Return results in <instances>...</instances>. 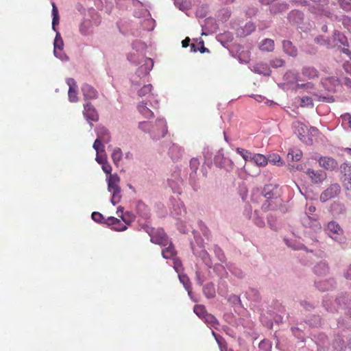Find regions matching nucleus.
I'll list each match as a JSON object with an SVG mask.
<instances>
[{
	"mask_svg": "<svg viewBox=\"0 0 351 351\" xmlns=\"http://www.w3.org/2000/svg\"><path fill=\"white\" fill-rule=\"evenodd\" d=\"M117 215L119 217L121 218L122 221L125 223L126 226L129 225L133 220V216L130 213L123 214V208L121 206L118 207Z\"/></svg>",
	"mask_w": 351,
	"mask_h": 351,
	"instance_id": "aec40b11",
	"label": "nucleus"
},
{
	"mask_svg": "<svg viewBox=\"0 0 351 351\" xmlns=\"http://www.w3.org/2000/svg\"><path fill=\"white\" fill-rule=\"evenodd\" d=\"M250 161H253L258 166L261 167H265L268 163V160L266 158V157L264 155L260 154H254L252 156Z\"/></svg>",
	"mask_w": 351,
	"mask_h": 351,
	"instance_id": "412c9836",
	"label": "nucleus"
},
{
	"mask_svg": "<svg viewBox=\"0 0 351 351\" xmlns=\"http://www.w3.org/2000/svg\"><path fill=\"white\" fill-rule=\"evenodd\" d=\"M199 45H201V47L199 49H198V50L202 53H204L206 51H208V49L204 47V41L203 40H200L199 42Z\"/></svg>",
	"mask_w": 351,
	"mask_h": 351,
	"instance_id": "5fc2aeb1",
	"label": "nucleus"
},
{
	"mask_svg": "<svg viewBox=\"0 0 351 351\" xmlns=\"http://www.w3.org/2000/svg\"><path fill=\"white\" fill-rule=\"evenodd\" d=\"M97 138L101 140L104 143H108L110 140L108 131L104 127L97 128Z\"/></svg>",
	"mask_w": 351,
	"mask_h": 351,
	"instance_id": "f3484780",
	"label": "nucleus"
},
{
	"mask_svg": "<svg viewBox=\"0 0 351 351\" xmlns=\"http://www.w3.org/2000/svg\"><path fill=\"white\" fill-rule=\"evenodd\" d=\"M287 5H282V10H287Z\"/></svg>",
	"mask_w": 351,
	"mask_h": 351,
	"instance_id": "774afa93",
	"label": "nucleus"
},
{
	"mask_svg": "<svg viewBox=\"0 0 351 351\" xmlns=\"http://www.w3.org/2000/svg\"><path fill=\"white\" fill-rule=\"evenodd\" d=\"M190 40H191L189 37H186L185 39H184L182 42V47H187L189 45Z\"/></svg>",
	"mask_w": 351,
	"mask_h": 351,
	"instance_id": "4d7b16f0",
	"label": "nucleus"
},
{
	"mask_svg": "<svg viewBox=\"0 0 351 351\" xmlns=\"http://www.w3.org/2000/svg\"><path fill=\"white\" fill-rule=\"evenodd\" d=\"M293 2L294 3V4L295 5H307L306 0H293Z\"/></svg>",
	"mask_w": 351,
	"mask_h": 351,
	"instance_id": "6e6d98bb",
	"label": "nucleus"
},
{
	"mask_svg": "<svg viewBox=\"0 0 351 351\" xmlns=\"http://www.w3.org/2000/svg\"><path fill=\"white\" fill-rule=\"evenodd\" d=\"M82 92L85 99H94L97 97V91L90 85L84 84L82 86Z\"/></svg>",
	"mask_w": 351,
	"mask_h": 351,
	"instance_id": "ddd939ff",
	"label": "nucleus"
},
{
	"mask_svg": "<svg viewBox=\"0 0 351 351\" xmlns=\"http://www.w3.org/2000/svg\"><path fill=\"white\" fill-rule=\"evenodd\" d=\"M215 339L221 349V351H223V348H226V346L224 345V341L221 337H217L215 336Z\"/></svg>",
	"mask_w": 351,
	"mask_h": 351,
	"instance_id": "8fccbe9b",
	"label": "nucleus"
},
{
	"mask_svg": "<svg viewBox=\"0 0 351 351\" xmlns=\"http://www.w3.org/2000/svg\"><path fill=\"white\" fill-rule=\"evenodd\" d=\"M152 125L148 121H142L139 123L138 128L144 132H150Z\"/></svg>",
	"mask_w": 351,
	"mask_h": 351,
	"instance_id": "ea45409f",
	"label": "nucleus"
},
{
	"mask_svg": "<svg viewBox=\"0 0 351 351\" xmlns=\"http://www.w3.org/2000/svg\"><path fill=\"white\" fill-rule=\"evenodd\" d=\"M315 42L317 44L322 45H327L329 46L330 45V41L328 38H326L322 36H317L315 38Z\"/></svg>",
	"mask_w": 351,
	"mask_h": 351,
	"instance_id": "4c0bfd02",
	"label": "nucleus"
},
{
	"mask_svg": "<svg viewBox=\"0 0 351 351\" xmlns=\"http://www.w3.org/2000/svg\"><path fill=\"white\" fill-rule=\"evenodd\" d=\"M96 160L98 163L103 165L104 163L107 162L106 156L105 154L103 155L99 153H97Z\"/></svg>",
	"mask_w": 351,
	"mask_h": 351,
	"instance_id": "a18cd8bd",
	"label": "nucleus"
},
{
	"mask_svg": "<svg viewBox=\"0 0 351 351\" xmlns=\"http://www.w3.org/2000/svg\"><path fill=\"white\" fill-rule=\"evenodd\" d=\"M92 219L99 223H104L106 219H104V216L99 212H93L92 213Z\"/></svg>",
	"mask_w": 351,
	"mask_h": 351,
	"instance_id": "e433bc0d",
	"label": "nucleus"
},
{
	"mask_svg": "<svg viewBox=\"0 0 351 351\" xmlns=\"http://www.w3.org/2000/svg\"><path fill=\"white\" fill-rule=\"evenodd\" d=\"M328 271V265L324 262H320L314 267V271L316 274L322 276L325 275Z\"/></svg>",
	"mask_w": 351,
	"mask_h": 351,
	"instance_id": "5701e85b",
	"label": "nucleus"
},
{
	"mask_svg": "<svg viewBox=\"0 0 351 351\" xmlns=\"http://www.w3.org/2000/svg\"><path fill=\"white\" fill-rule=\"evenodd\" d=\"M340 5H341V8L346 11L351 10V2L350 1H341L340 2Z\"/></svg>",
	"mask_w": 351,
	"mask_h": 351,
	"instance_id": "37998d69",
	"label": "nucleus"
},
{
	"mask_svg": "<svg viewBox=\"0 0 351 351\" xmlns=\"http://www.w3.org/2000/svg\"><path fill=\"white\" fill-rule=\"evenodd\" d=\"M341 189L338 183L331 184L320 195V200L323 202L336 197L341 193Z\"/></svg>",
	"mask_w": 351,
	"mask_h": 351,
	"instance_id": "20e7f679",
	"label": "nucleus"
},
{
	"mask_svg": "<svg viewBox=\"0 0 351 351\" xmlns=\"http://www.w3.org/2000/svg\"><path fill=\"white\" fill-rule=\"evenodd\" d=\"M258 226L260 227H263L264 226V222L262 221H260L258 223H257Z\"/></svg>",
	"mask_w": 351,
	"mask_h": 351,
	"instance_id": "e2e57ef3",
	"label": "nucleus"
},
{
	"mask_svg": "<svg viewBox=\"0 0 351 351\" xmlns=\"http://www.w3.org/2000/svg\"><path fill=\"white\" fill-rule=\"evenodd\" d=\"M267 160H268V162H269L274 165H282V162L281 160L280 156L276 155V154L270 156L269 159H267Z\"/></svg>",
	"mask_w": 351,
	"mask_h": 351,
	"instance_id": "58836bf2",
	"label": "nucleus"
},
{
	"mask_svg": "<svg viewBox=\"0 0 351 351\" xmlns=\"http://www.w3.org/2000/svg\"><path fill=\"white\" fill-rule=\"evenodd\" d=\"M102 169L106 173L109 174V175L111 174L112 167L108 162H106L102 165Z\"/></svg>",
	"mask_w": 351,
	"mask_h": 351,
	"instance_id": "09e8293b",
	"label": "nucleus"
},
{
	"mask_svg": "<svg viewBox=\"0 0 351 351\" xmlns=\"http://www.w3.org/2000/svg\"><path fill=\"white\" fill-rule=\"evenodd\" d=\"M341 118L343 123L347 124L351 128V114L345 113L341 116Z\"/></svg>",
	"mask_w": 351,
	"mask_h": 351,
	"instance_id": "a19ab883",
	"label": "nucleus"
},
{
	"mask_svg": "<svg viewBox=\"0 0 351 351\" xmlns=\"http://www.w3.org/2000/svg\"><path fill=\"white\" fill-rule=\"evenodd\" d=\"M328 4V0L314 1V4L312 5V8H313V12L315 14L329 16L330 12L326 8Z\"/></svg>",
	"mask_w": 351,
	"mask_h": 351,
	"instance_id": "6e6552de",
	"label": "nucleus"
},
{
	"mask_svg": "<svg viewBox=\"0 0 351 351\" xmlns=\"http://www.w3.org/2000/svg\"><path fill=\"white\" fill-rule=\"evenodd\" d=\"M147 104L143 101L140 103L138 106V110L145 118L149 119L154 117V112L147 107Z\"/></svg>",
	"mask_w": 351,
	"mask_h": 351,
	"instance_id": "a211bd4d",
	"label": "nucleus"
},
{
	"mask_svg": "<svg viewBox=\"0 0 351 351\" xmlns=\"http://www.w3.org/2000/svg\"><path fill=\"white\" fill-rule=\"evenodd\" d=\"M282 47L286 53L291 56H295L297 55V49L293 45L292 43L289 40H284L282 42Z\"/></svg>",
	"mask_w": 351,
	"mask_h": 351,
	"instance_id": "6ab92c4d",
	"label": "nucleus"
},
{
	"mask_svg": "<svg viewBox=\"0 0 351 351\" xmlns=\"http://www.w3.org/2000/svg\"><path fill=\"white\" fill-rule=\"evenodd\" d=\"M103 143L104 142L101 140L97 138L94 142L93 148L95 149L97 154L104 152V145Z\"/></svg>",
	"mask_w": 351,
	"mask_h": 351,
	"instance_id": "2f4dec72",
	"label": "nucleus"
},
{
	"mask_svg": "<svg viewBox=\"0 0 351 351\" xmlns=\"http://www.w3.org/2000/svg\"><path fill=\"white\" fill-rule=\"evenodd\" d=\"M198 51V49L196 47L195 44L191 45V51L192 52H197Z\"/></svg>",
	"mask_w": 351,
	"mask_h": 351,
	"instance_id": "052dcab7",
	"label": "nucleus"
},
{
	"mask_svg": "<svg viewBox=\"0 0 351 351\" xmlns=\"http://www.w3.org/2000/svg\"><path fill=\"white\" fill-rule=\"evenodd\" d=\"M204 293L208 298H213L215 292L213 285H207L204 287Z\"/></svg>",
	"mask_w": 351,
	"mask_h": 351,
	"instance_id": "473e14b6",
	"label": "nucleus"
},
{
	"mask_svg": "<svg viewBox=\"0 0 351 351\" xmlns=\"http://www.w3.org/2000/svg\"><path fill=\"white\" fill-rule=\"evenodd\" d=\"M67 84L69 86L68 93L69 101L71 102L77 101V86L75 81L73 78H69L67 80Z\"/></svg>",
	"mask_w": 351,
	"mask_h": 351,
	"instance_id": "9b49d317",
	"label": "nucleus"
},
{
	"mask_svg": "<svg viewBox=\"0 0 351 351\" xmlns=\"http://www.w3.org/2000/svg\"><path fill=\"white\" fill-rule=\"evenodd\" d=\"M52 15H53V19H52V27L55 30V26L58 25L59 23V14L58 8L55 4V3H52Z\"/></svg>",
	"mask_w": 351,
	"mask_h": 351,
	"instance_id": "a878e982",
	"label": "nucleus"
},
{
	"mask_svg": "<svg viewBox=\"0 0 351 351\" xmlns=\"http://www.w3.org/2000/svg\"><path fill=\"white\" fill-rule=\"evenodd\" d=\"M122 156L123 154L120 148L117 147L113 149L111 157L115 165L119 163V162L121 160Z\"/></svg>",
	"mask_w": 351,
	"mask_h": 351,
	"instance_id": "cd10ccee",
	"label": "nucleus"
},
{
	"mask_svg": "<svg viewBox=\"0 0 351 351\" xmlns=\"http://www.w3.org/2000/svg\"><path fill=\"white\" fill-rule=\"evenodd\" d=\"M308 134H310L312 136H317L318 134V130L315 128L311 127L309 130H307Z\"/></svg>",
	"mask_w": 351,
	"mask_h": 351,
	"instance_id": "864d4df0",
	"label": "nucleus"
},
{
	"mask_svg": "<svg viewBox=\"0 0 351 351\" xmlns=\"http://www.w3.org/2000/svg\"><path fill=\"white\" fill-rule=\"evenodd\" d=\"M295 16H297L300 20L302 19V17H303V14H302V12H298V11H292V12L289 14V19H290L291 21V20H295V19H293V17H294Z\"/></svg>",
	"mask_w": 351,
	"mask_h": 351,
	"instance_id": "49530a36",
	"label": "nucleus"
},
{
	"mask_svg": "<svg viewBox=\"0 0 351 351\" xmlns=\"http://www.w3.org/2000/svg\"><path fill=\"white\" fill-rule=\"evenodd\" d=\"M305 173L313 184L322 183L326 178V173L322 170L308 169Z\"/></svg>",
	"mask_w": 351,
	"mask_h": 351,
	"instance_id": "39448f33",
	"label": "nucleus"
},
{
	"mask_svg": "<svg viewBox=\"0 0 351 351\" xmlns=\"http://www.w3.org/2000/svg\"><path fill=\"white\" fill-rule=\"evenodd\" d=\"M262 194L266 198L262 205V209L265 211L275 209L281 202L280 189L277 185L271 184L265 185Z\"/></svg>",
	"mask_w": 351,
	"mask_h": 351,
	"instance_id": "f257e3e1",
	"label": "nucleus"
},
{
	"mask_svg": "<svg viewBox=\"0 0 351 351\" xmlns=\"http://www.w3.org/2000/svg\"><path fill=\"white\" fill-rule=\"evenodd\" d=\"M302 221L305 227L313 228L315 231L319 230L322 228L317 215H305L302 217Z\"/></svg>",
	"mask_w": 351,
	"mask_h": 351,
	"instance_id": "0eeeda50",
	"label": "nucleus"
},
{
	"mask_svg": "<svg viewBox=\"0 0 351 351\" xmlns=\"http://www.w3.org/2000/svg\"><path fill=\"white\" fill-rule=\"evenodd\" d=\"M346 151L349 154H350V155H351V148H346Z\"/></svg>",
	"mask_w": 351,
	"mask_h": 351,
	"instance_id": "338daca9",
	"label": "nucleus"
},
{
	"mask_svg": "<svg viewBox=\"0 0 351 351\" xmlns=\"http://www.w3.org/2000/svg\"><path fill=\"white\" fill-rule=\"evenodd\" d=\"M204 319H205V321L206 322H208L210 324L215 323L216 321V319L215 317H213L212 315H210L208 313L204 316Z\"/></svg>",
	"mask_w": 351,
	"mask_h": 351,
	"instance_id": "603ef678",
	"label": "nucleus"
},
{
	"mask_svg": "<svg viewBox=\"0 0 351 351\" xmlns=\"http://www.w3.org/2000/svg\"><path fill=\"white\" fill-rule=\"evenodd\" d=\"M304 86H307V88H313V85L311 83H308L306 84H298V87H304Z\"/></svg>",
	"mask_w": 351,
	"mask_h": 351,
	"instance_id": "bf43d9fd",
	"label": "nucleus"
},
{
	"mask_svg": "<svg viewBox=\"0 0 351 351\" xmlns=\"http://www.w3.org/2000/svg\"><path fill=\"white\" fill-rule=\"evenodd\" d=\"M152 88V84H147L143 86L139 90H138V95L141 97L145 96L148 93H151Z\"/></svg>",
	"mask_w": 351,
	"mask_h": 351,
	"instance_id": "72a5a7b5",
	"label": "nucleus"
},
{
	"mask_svg": "<svg viewBox=\"0 0 351 351\" xmlns=\"http://www.w3.org/2000/svg\"><path fill=\"white\" fill-rule=\"evenodd\" d=\"M300 101H301L300 106L302 107H306V106L313 107V100H312L311 97H307V96L303 97L300 99Z\"/></svg>",
	"mask_w": 351,
	"mask_h": 351,
	"instance_id": "c9c22d12",
	"label": "nucleus"
},
{
	"mask_svg": "<svg viewBox=\"0 0 351 351\" xmlns=\"http://www.w3.org/2000/svg\"><path fill=\"white\" fill-rule=\"evenodd\" d=\"M322 30L323 32H326V31H327V26H326V25H323V26L322 27Z\"/></svg>",
	"mask_w": 351,
	"mask_h": 351,
	"instance_id": "69168bd1",
	"label": "nucleus"
},
{
	"mask_svg": "<svg viewBox=\"0 0 351 351\" xmlns=\"http://www.w3.org/2000/svg\"><path fill=\"white\" fill-rule=\"evenodd\" d=\"M302 74L304 76L308 79H313L317 77V71L313 67H305L302 70Z\"/></svg>",
	"mask_w": 351,
	"mask_h": 351,
	"instance_id": "393cba45",
	"label": "nucleus"
},
{
	"mask_svg": "<svg viewBox=\"0 0 351 351\" xmlns=\"http://www.w3.org/2000/svg\"><path fill=\"white\" fill-rule=\"evenodd\" d=\"M345 189V195L348 199L351 201V184L343 185Z\"/></svg>",
	"mask_w": 351,
	"mask_h": 351,
	"instance_id": "c03bdc74",
	"label": "nucleus"
},
{
	"mask_svg": "<svg viewBox=\"0 0 351 351\" xmlns=\"http://www.w3.org/2000/svg\"><path fill=\"white\" fill-rule=\"evenodd\" d=\"M194 313L199 317L204 318L207 314L205 307L202 305H195L193 308Z\"/></svg>",
	"mask_w": 351,
	"mask_h": 351,
	"instance_id": "7c9ffc66",
	"label": "nucleus"
},
{
	"mask_svg": "<svg viewBox=\"0 0 351 351\" xmlns=\"http://www.w3.org/2000/svg\"><path fill=\"white\" fill-rule=\"evenodd\" d=\"M343 177L341 178L343 185L351 184V165L344 163L341 166Z\"/></svg>",
	"mask_w": 351,
	"mask_h": 351,
	"instance_id": "4468645a",
	"label": "nucleus"
},
{
	"mask_svg": "<svg viewBox=\"0 0 351 351\" xmlns=\"http://www.w3.org/2000/svg\"><path fill=\"white\" fill-rule=\"evenodd\" d=\"M63 45H64L63 40H62L60 34L58 33L56 34L55 40H54V50H53L54 55L56 57L60 58H62L60 52L62 51V50L63 49Z\"/></svg>",
	"mask_w": 351,
	"mask_h": 351,
	"instance_id": "dca6fc26",
	"label": "nucleus"
},
{
	"mask_svg": "<svg viewBox=\"0 0 351 351\" xmlns=\"http://www.w3.org/2000/svg\"><path fill=\"white\" fill-rule=\"evenodd\" d=\"M318 162L320 167L326 170H333L337 167V162L331 157L322 156L319 158Z\"/></svg>",
	"mask_w": 351,
	"mask_h": 351,
	"instance_id": "9d476101",
	"label": "nucleus"
},
{
	"mask_svg": "<svg viewBox=\"0 0 351 351\" xmlns=\"http://www.w3.org/2000/svg\"><path fill=\"white\" fill-rule=\"evenodd\" d=\"M105 223L112 226V228L117 231H123L128 228L127 226L123 223L120 219L114 217H109Z\"/></svg>",
	"mask_w": 351,
	"mask_h": 351,
	"instance_id": "f8f14e48",
	"label": "nucleus"
},
{
	"mask_svg": "<svg viewBox=\"0 0 351 351\" xmlns=\"http://www.w3.org/2000/svg\"><path fill=\"white\" fill-rule=\"evenodd\" d=\"M346 278L347 279L351 280V266L349 267L346 273Z\"/></svg>",
	"mask_w": 351,
	"mask_h": 351,
	"instance_id": "13d9d810",
	"label": "nucleus"
},
{
	"mask_svg": "<svg viewBox=\"0 0 351 351\" xmlns=\"http://www.w3.org/2000/svg\"><path fill=\"white\" fill-rule=\"evenodd\" d=\"M283 64H284V61L282 59H275V60H272L271 62V65L273 67H280V66H283Z\"/></svg>",
	"mask_w": 351,
	"mask_h": 351,
	"instance_id": "de8ad7c7",
	"label": "nucleus"
},
{
	"mask_svg": "<svg viewBox=\"0 0 351 351\" xmlns=\"http://www.w3.org/2000/svg\"><path fill=\"white\" fill-rule=\"evenodd\" d=\"M145 231L149 234L151 237V241L153 243L158 244L162 246H166L169 244V241L167 235L162 228H154L146 226Z\"/></svg>",
	"mask_w": 351,
	"mask_h": 351,
	"instance_id": "f03ea898",
	"label": "nucleus"
},
{
	"mask_svg": "<svg viewBox=\"0 0 351 351\" xmlns=\"http://www.w3.org/2000/svg\"><path fill=\"white\" fill-rule=\"evenodd\" d=\"M110 192L112 193L111 202L113 205H116L121 199V189L112 190Z\"/></svg>",
	"mask_w": 351,
	"mask_h": 351,
	"instance_id": "c85d7f7f",
	"label": "nucleus"
},
{
	"mask_svg": "<svg viewBox=\"0 0 351 351\" xmlns=\"http://www.w3.org/2000/svg\"><path fill=\"white\" fill-rule=\"evenodd\" d=\"M158 123L162 127V134L161 136H164L167 132V128L166 125L165 121L163 119L158 120Z\"/></svg>",
	"mask_w": 351,
	"mask_h": 351,
	"instance_id": "79ce46f5",
	"label": "nucleus"
},
{
	"mask_svg": "<svg viewBox=\"0 0 351 351\" xmlns=\"http://www.w3.org/2000/svg\"><path fill=\"white\" fill-rule=\"evenodd\" d=\"M260 49L263 51H272L274 49V41L269 38L263 40L261 43Z\"/></svg>",
	"mask_w": 351,
	"mask_h": 351,
	"instance_id": "4be33fe9",
	"label": "nucleus"
},
{
	"mask_svg": "<svg viewBox=\"0 0 351 351\" xmlns=\"http://www.w3.org/2000/svg\"><path fill=\"white\" fill-rule=\"evenodd\" d=\"M295 133L298 134L300 139L307 145H311L313 143L312 138H309L306 135V132L308 128L303 123H298L295 125Z\"/></svg>",
	"mask_w": 351,
	"mask_h": 351,
	"instance_id": "1a4fd4ad",
	"label": "nucleus"
},
{
	"mask_svg": "<svg viewBox=\"0 0 351 351\" xmlns=\"http://www.w3.org/2000/svg\"><path fill=\"white\" fill-rule=\"evenodd\" d=\"M302 156V152L300 149H291L288 154L287 158L291 159L292 161H298Z\"/></svg>",
	"mask_w": 351,
	"mask_h": 351,
	"instance_id": "b1692460",
	"label": "nucleus"
},
{
	"mask_svg": "<svg viewBox=\"0 0 351 351\" xmlns=\"http://www.w3.org/2000/svg\"><path fill=\"white\" fill-rule=\"evenodd\" d=\"M175 254L176 251L171 244L162 251V255L166 259L172 258Z\"/></svg>",
	"mask_w": 351,
	"mask_h": 351,
	"instance_id": "bb28decb",
	"label": "nucleus"
},
{
	"mask_svg": "<svg viewBox=\"0 0 351 351\" xmlns=\"http://www.w3.org/2000/svg\"><path fill=\"white\" fill-rule=\"evenodd\" d=\"M83 114L88 121H97L99 115L97 110L90 103L84 105Z\"/></svg>",
	"mask_w": 351,
	"mask_h": 351,
	"instance_id": "423d86ee",
	"label": "nucleus"
},
{
	"mask_svg": "<svg viewBox=\"0 0 351 351\" xmlns=\"http://www.w3.org/2000/svg\"><path fill=\"white\" fill-rule=\"evenodd\" d=\"M237 152L242 156V158L245 160H251L252 158V153L248 150L244 149L243 148L237 147L236 149Z\"/></svg>",
	"mask_w": 351,
	"mask_h": 351,
	"instance_id": "c756f323",
	"label": "nucleus"
},
{
	"mask_svg": "<svg viewBox=\"0 0 351 351\" xmlns=\"http://www.w3.org/2000/svg\"><path fill=\"white\" fill-rule=\"evenodd\" d=\"M315 210H316L315 206H314L313 205H310V206H308V207L306 209L305 215H310V216L315 215L313 213H315Z\"/></svg>",
	"mask_w": 351,
	"mask_h": 351,
	"instance_id": "3c124183",
	"label": "nucleus"
},
{
	"mask_svg": "<svg viewBox=\"0 0 351 351\" xmlns=\"http://www.w3.org/2000/svg\"><path fill=\"white\" fill-rule=\"evenodd\" d=\"M263 4H269L274 1V0H260Z\"/></svg>",
	"mask_w": 351,
	"mask_h": 351,
	"instance_id": "680f3d73",
	"label": "nucleus"
},
{
	"mask_svg": "<svg viewBox=\"0 0 351 351\" xmlns=\"http://www.w3.org/2000/svg\"><path fill=\"white\" fill-rule=\"evenodd\" d=\"M346 84L351 86V80L350 79H346Z\"/></svg>",
	"mask_w": 351,
	"mask_h": 351,
	"instance_id": "0e129e2a",
	"label": "nucleus"
},
{
	"mask_svg": "<svg viewBox=\"0 0 351 351\" xmlns=\"http://www.w3.org/2000/svg\"><path fill=\"white\" fill-rule=\"evenodd\" d=\"M89 21H83L80 26V32L83 35H86L88 33V29L90 27Z\"/></svg>",
	"mask_w": 351,
	"mask_h": 351,
	"instance_id": "f704fd0d",
	"label": "nucleus"
},
{
	"mask_svg": "<svg viewBox=\"0 0 351 351\" xmlns=\"http://www.w3.org/2000/svg\"><path fill=\"white\" fill-rule=\"evenodd\" d=\"M108 181V190L111 191L112 190L121 189L119 186L120 178L117 174H110L107 179Z\"/></svg>",
	"mask_w": 351,
	"mask_h": 351,
	"instance_id": "2eb2a0df",
	"label": "nucleus"
},
{
	"mask_svg": "<svg viewBox=\"0 0 351 351\" xmlns=\"http://www.w3.org/2000/svg\"><path fill=\"white\" fill-rule=\"evenodd\" d=\"M326 233L333 240L337 242H342L345 240L343 229L335 221H330L325 228Z\"/></svg>",
	"mask_w": 351,
	"mask_h": 351,
	"instance_id": "7ed1b4c3",
	"label": "nucleus"
}]
</instances>
